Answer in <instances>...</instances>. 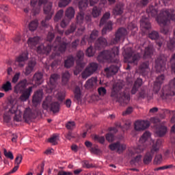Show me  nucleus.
I'll return each mask as SVG.
<instances>
[{
	"mask_svg": "<svg viewBox=\"0 0 175 175\" xmlns=\"http://www.w3.org/2000/svg\"><path fill=\"white\" fill-rule=\"evenodd\" d=\"M66 46H68V43L61 40V37L57 36L56 40L53 45V46L48 44L47 46H44V45L41 44L38 47H37V53L38 54H49L50 51H51V49H53L54 52L51 55V58H57V57H59L61 53H65L66 50Z\"/></svg>",
	"mask_w": 175,
	"mask_h": 175,
	"instance_id": "obj_1",
	"label": "nucleus"
},
{
	"mask_svg": "<svg viewBox=\"0 0 175 175\" xmlns=\"http://www.w3.org/2000/svg\"><path fill=\"white\" fill-rule=\"evenodd\" d=\"M121 90H122V83L121 82L113 84L111 96L113 100L119 102L122 106H125V105L129 103L131 95L129 93H121Z\"/></svg>",
	"mask_w": 175,
	"mask_h": 175,
	"instance_id": "obj_2",
	"label": "nucleus"
},
{
	"mask_svg": "<svg viewBox=\"0 0 175 175\" xmlns=\"http://www.w3.org/2000/svg\"><path fill=\"white\" fill-rule=\"evenodd\" d=\"M118 54H120V49L118 46H114L111 50H105L100 53L97 60L98 62L118 63Z\"/></svg>",
	"mask_w": 175,
	"mask_h": 175,
	"instance_id": "obj_3",
	"label": "nucleus"
},
{
	"mask_svg": "<svg viewBox=\"0 0 175 175\" xmlns=\"http://www.w3.org/2000/svg\"><path fill=\"white\" fill-rule=\"evenodd\" d=\"M27 79H23L22 81H20L18 83H17L14 88V92L15 94H22L19 98L21 102H27L32 94V90L33 88L31 86L27 88Z\"/></svg>",
	"mask_w": 175,
	"mask_h": 175,
	"instance_id": "obj_4",
	"label": "nucleus"
},
{
	"mask_svg": "<svg viewBox=\"0 0 175 175\" xmlns=\"http://www.w3.org/2000/svg\"><path fill=\"white\" fill-rule=\"evenodd\" d=\"M24 109L23 106H18L16 104H11L8 111H5L3 116V120L5 122H9L12 120V114H15L14 117V121L20 122L23 120V112L21 111Z\"/></svg>",
	"mask_w": 175,
	"mask_h": 175,
	"instance_id": "obj_5",
	"label": "nucleus"
},
{
	"mask_svg": "<svg viewBox=\"0 0 175 175\" xmlns=\"http://www.w3.org/2000/svg\"><path fill=\"white\" fill-rule=\"evenodd\" d=\"M42 5H44V13L47 14L44 21L41 22V25L42 27H47V21L51 20V17H53V14H54V10H53V3L47 2V0H39L38 6H42Z\"/></svg>",
	"mask_w": 175,
	"mask_h": 175,
	"instance_id": "obj_6",
	"label": "nucleus"
},
{
	"mask_svg": "<svg viewBox=\"0 0 175 175\" xmlns=\"http://www.w3.org/2000/svg\"><path fill=\"white\" fill-rule=\"evenodd\" d=\"M151 133L148 131H146L143 135L139 139V145L137 148H134L131 152L129 155L132 157L135 154H140V152H143L146 148V144H147V140L150 139Z\"/></svg>",
	"mask_w": 175,
	"mask_h": 175,
	"instance_id": "obj_7",
	"label": "nucleus"
},
{
	"mask_svg": "<svg viewBox=\"0 0 175 175\" xmlns=\"http://www.w3.org/2000/svg\"><path fill=\"white\" fill-rule=\"evenodd\" d=\"M175 95V78L171 80L168 85L163 86L159 96L162 99H170Z\"/></svg>",
	"mask_w": 175,
	"mask_h": 175,
	"instance_id": "obj_8",
	"label": "nucleus"
},
{
	"mask_svg": "<svg viewBox=\"0 0 175 175\" xmlns=\"http://www.w3.org/2000/svg\"><path fill=\"white\" fill-rule=\"evenodd\" d=\"M124 62L127 64H133V65H137L139 60L140 59V54L135 53L132 50V48H126L124 49Z\"/></svg>",
	"mask_w": 175,
	"mask_h": 175,
	"instance_id": "obj_9",
	"label": "nucleus"
},
{
	"mask_svg": "<svg viewBox=\"0 0 175 175\" xmlns=\"http://www.w3.org/2000/svg\"><path fill=\"white\" fill-rule=\"evenodd\" d=\"M161 146H162V140L157 139L155 144H153L152 146V149L150 152H146V154L144 155L143 159V162L144 165H149V163H151L152 161V157H154V154L159 151V148H161Z\"/></svg>",
	"mask_w": 175,
	"mask_h": 175,
	"instance_id": "obj_10",
	"label": "nucleus"
},
{
	"mask_svg": "<svg viewBox=\"0 0 175 175\" xmlns=\"http://www.w3.org/2000/svg\"><path fill=\"white\" fill-rule=\"evenodd\" d=\"M42 109L44 110H49L50 109L53 113H58L59 111V103L58 102L52 103L51 96H48L42 103Z\"/></svg>",
	"mask_w": 175,
	"mask_h": 175,
	"instance_id": "obj_11",
	"label": "nucleus"
},
{
	"mask_svg": "<svg viewBox=\"0 0 175 175\" xmlns=\"http://www.w3.org/2000/svg\"><path fill=\"white\" fill-rule=\"evenodd\" d=\"M99 65L95 62L90 63L88 66L85 68L84 71L82 72L81 76L83 79H88L90 76H92L98 70Z\"/></svg>",
	"mask_w": 175,
	"mask_h": 175,
	"instance_id": "obj_12",
	"label": "nucleus"
},
{
	"mask_svg": "<svg viewBox=\"0 0 175 175\" xmlns=\"http://www.w3.org/2000/svg\"><path fill=\"white\" fill-rule=\"evenodd\" d=\"M166 61H167V59L164 55H160L156 59L154 68L157 72L161 73V72H165L166 69Z\"/></svg>",
	"mask_w": 175,
	"mask_h": 175,
	"instance_id": "obj_13",
	"label": "nucleus"
},
{
	"mask_svg": "<svg viewBox=\"0 0 175 175\" xmlns=\"http://www.w3.org/2000/svg\"><path fill=\"white\" fill-rule=\"evenodd\" d=\"M26 61H28V51H25L16 57L14 65H16V66H19V68H24Z\"/></svg>",
	"mask_w": 175,
	"mask_h": 175,
	"instance_id": "obj_14",
	"label": "nucleus"
},
{
	"mask_svg": "<svg viewBox=\"0 0 175 175\" xmlns=\"http://www.w3.org/2000/svg\"><path fill=\"white\" fill-rule=\"evenodd\" d=\"M126 35H128V31H126V29L122 27L120 28L116 33L115 38L112 40L111 42V44H117V43H118L121 40V38H125Z\"/></svg>",
	"mask_w": 175,
	"mask_h": 175,
	"instance_id": "obj_15",
	"label": "nucleus"
},
{
	"mask_svg": "<svg viewBox=\"0 0 175 175\" xmlns=\"http://www.w3.org/2000/svg\"><path fill=\"white\" fill-rule=\"evenodd\" d=\"M109 148L111 151H117L119 154L124 152L126 150V145L125 144H121L120 142L113 143L109 145Z\"/></svg>",
	"mask_w": 175,
	"mask_h": 175,
	"instance_id": "obj_16",
	"label": "nucleus"
},
{
	"mask_svg": "<svg viewBox=\"0 0 175 175\" xmlns=\"http://www.w3.org/2000/svg\"><path fill=\"white\" fill-rule=\"evenodd\" d=\"M77 58H78V60L77 61V68H79L78 72L79 73L84 66H85V63L81 62L84 59V52H83V51H79L77 53Z\"/></svg>",
	"mask_w": 175,
	"mask_h": 175,
	"instance_id": "obj_17",
	"label": "nucleus"
},
{
	"mask_svg": "<svg viewBox=\"0 0 175 175\" xmlns=\"http://www.w3.org/2000/svg\"><path fill=\"white\" fill-rule=\"evenodd\" d=\"M163 81H165V75H161L157 77L156 81L153 86V92L158 94L161 90V85H162Z\"/></svg>",
	"mask_w": 175,
	"mask_h": 175,
	"instance_id": "obj_18",
	"label": "nucleus"
},
{
	"mask_svg": "<svg viewBox=\"0 0 175 175\" xmlns=\"http://www.w3.org/2000/svg\"><path fill=\"white\" fill-rule=\"evenodd\" d=\"M42 99H43V90H39L35 92L32 98L33 106H38V105L42 102Z\"/></svg>",
	"mask_w": 175,
	"mask_h": 175,
	"instance_id": "obj_19",
	"label": "nucleus"
},
{
	"mask_svg": "<svg viewBox=\"0 0 175 175\" xmlns=\"http://www.w3.org/2000/svg\"><path fill=\"white\" fill-rule=\"evenodd\" d=\"M150 126V122L148 120H137L135 123V131H144Z\"/></svg>",
	"mask_w": 175,
	"mask_h": 175,
	"instance_id": "obj_20",
	"label": "nucleus"
},
{
	"mask_svg": "<svg viewBox=\"0 0 175 175\" xmlns=\"http://www.w3.org/2000/svg\"><path fill=\"white\" fill-rule=\"evenodd\" d=\"M138 72L142 76H147L150 72V63L148 62L142 63L139 67Z\"/></svg>",
	"mask_w": 175,
	"mask_h": 175,
	"instance_id": "obj_21",
	"label": "nucleus"
},
{
	"mask_svg": "<svg viewBox=\"0 0 175 175\" xmlns=\"http://www.w3.org/2000/svg\"><path fill=\"white\" fill-rule=\"evenodd\" d=\"M148 36L152 40H157V44H158L159 47H162V44L165 42L163 38H161L160 41L158 40L159 39V33L157 31H152L148 34Z\"/></svg>",
	"mask_w": 175,
	"mask_h": 175,
	"instance_id": "obj_22",
	"label": "nucleus"
},
{
	"mask_svg": "<svg viewBox=\"0 0 175 175\" xmlns=\"http://www.w3.org/2000/svg\"><path fill=\"white\" fill-rule=\"evenodd\" d=\"M77 25H81L83 23H84V21H85L87 23L91 21V16L88 15L86 16L84 18V12L83 11H80L77 15Z\"/></svg>",
	"mask_w": 175,
	"mask_h": 175,
	"instance_id": "obj_23",
	"label": "nucleus"
},
{
	"mask_svg": "<svg viewBox=\"0 0 175 175\" xmlns=\"http://www.w3.org/2000/svg\"><path fill=\"white\" fill-rule=\"evenodd\" d=\"M39 42H40V37L33 36L27 39V44L30 49H35L36 45L39 44Z\"/></svg>",
	"mask_w": 175,
	"mask_h": 175,
	"instance_id": "obj_24",
	"label": "nucleus"
},
{
	"mask_svg": "<svg viewBox=\"0 0 175 175\" xmlns=\"http://www.w3.org/2000/svg\"><path fill=\"white\" fill-rule=\"evenodd\" d=\"M96 84H98V78L92 77L85 82L84 87L86 90H92L96 88Z\"/></svg>",
	"mask_w": 175,
	"mask_h": 175,
	"instance_id": "obj_25",
	"label": "nucleus"
},
{
	"mask_svg": "<svg viewBox=\"0 0 175 175\" xmlns=\"http://www.w3.org/2000/svg\"><path fill=\"white\" fill-rule=\"evenodd\" d=\"M155 133L159 137H162L167 133V127L163 124H159L156 126Z\"/></svg>",
	"mask_w": 175,
	"mask_h": 175,
	"instance_id": "obj_26",
	"label": "nucleus"
},
{
	"mask_svg": "<svg viewBox=\"0 0 175 175\" xmlns=\"http://www.w3.org/2000/svg\"><path fill=\"white\" fill-rule=\"evenodd\" d=\"M106 46H107V40L103 37H100L95 43V47L97 50H100V49H103Z\"/></svg>",
	"mask_w": 175,
	"mask_h": 175,
	"instance_id": "obj_27",
	"label": "nucleus"
},
{
	"mask_svg": "<svg viewBox=\"0 0 175 175\" xmlns=\"http://www.w3.org/2000/svg\"><path fill=\"white\" fill-rule=\"evenodd\" d=\"M154 54V46L152 44H149L147 46H145L144 51V58H150Z\"/></svg>",
	"mask_w": 175,
	"mask_h": 175,
	"instance_id": "obj_28",
	"label": "nucleus"
},
{
	"mask_svg": "<svg viewBox=\"0 0 175 175\" xmlns=\"http://www.w3.org/2000/svg\"><path fill=\"white\" fill-rule=\"evenodd\" d=\"M117 72H118V68L114 65L105 69V75L108 77H110V76H113V75H116Z\"/></svg>",
	"mask_w": 175,
	"mask_h": 175,
	"instance_id": "obj_29",
	"label": "nucleus"
},
{
	"mask_svg": "<svg viewBox=\"0 0 175 175\" xmlns=\"http://www.w3.org/2000/svg\"><path fill=\"white\" fill-rule=\"evenodd\" d=\"M36 65V62L33 60H31L29 62L27 66L25 68V76H28L29 75H31V73H32Z\"/></svg>",
	"mask_w": 175,
	"mask_h": 175,
	"instance_id": "obj_30",
	"label": "nucleus"
},
{
	"mask_svg": "<svg viewBox=\"0 0 175 175\" xmlns=\"http://www.w3.org/2000/svg\"><path fill=\"white\" fill-rule=\"evenodd\" d=\"M142 84H143V79L138 78L135 81L134 85L131 90L132 95H135V94H136L137 92V90H139V87H142Z\"/></svg>",
	"mask_w": 175,
	"mask_h": 175,
	"instance_id": "obj_31",
	"label": "nucleus"
},
{
	"mask_svg": "<svg viewBox=\"0 0 175 175\" xmlns=\"http://www.w3.org/2000/svg\"><path fill=\"white\" fill-rule=\"evenodd\" d=\"M122 13H124V4H117L113 10V14L115 16H120V14H122Z\"/></svg>",
	"mask_w": 175,
	"mask_h": 175,
	"instance_id": "obj_32",
	"label": "nucleus"
},
{
	"mask_svg": "<svg viewBox=\"0 0 175 175\" xmlns=\"http://www.w3.org/2000/svg\"><path fill=\"white\" fill-rule=\"evenodd\" d=\"M33 80L37 85H40L43 83V74L42 72H36L33 75Z\"/></svg>",
	"mask_w": 175,
	"mask_h": 175,
	"instance_id": "obj_33",
	"label": "nucleus"
},
{
	"mask_svg": "<svg viewBox=\"0 0 175 175\" xmlns=\"http://www.w3.org/2000/svg\"><path fill=\"white\" fill-rule=\"evenodd\" d=\"M75 14H76V11L73 7H69L66 9L65 12V16L68 18V20H72V18H75Z\"/></svg>",
	"mask_w": 175,
	"mask_h": 175,
	"instance_id": "obj_34",
	"label": "nucleus"
},
{
	"mask_svg": "<svg viewBox=\"0 0 175 175\" xmlns=\"http://www.w3.org/2000/svg\"><path fill=\"white\" fill-rule=\"evenodd\" d=\"M32 117H33V113H32L31 108H26L23 113V118L25 119V121H29L32 120Z\"/></svg>",
	"mask_w": 175,
	"mask_h": 175,
	"instance_id": "obj_35",
	"label": "nucleus"
},
{
	"mask_svg": "<svg viewBox=\"0 0 175 175\" xmlns=\"http://www.w3.org/2000/svg\"><path fill=\"white\" fill-rule=\"evenodd\" d=\"M141 27L145 29H150L151 28V23L148 22V18L143 16L141 21Z\"/></svg>",
	"mask_w": 175,
	"mask_h": 175,
	"instance_id": "obj_36",
	"label": "nucleus"
},
{
	"mask_svg": "<svg viewBox=\"0 0 175 175\" xmlns=\"http://www.w3.org/2000/svg\"><path fill=\"white\" fill-rule=\"evenodd\" d=\"M75 64V57L73 56H69L67 57V59L64 61L65 68H69L71 66H73Z\"/></svg>",
	"mask_w": 175,
	"mask_h": 175,
	"instance_id": "obj_37",
	"label": "nucleus"
},
{
	"mask_svg": "<svg viewBox=\"0 0 175 175\" xmlns=\"http://www.w3.org/2000/svg\"><path fill=\"white\" fill-rule=\"evenodd\" d=\"M69 79H70V74L69 73V72L66 71L62 73V83L63 85H66V84H68V83L69 82Z\"/></svg>",
	"mask_w": 175,
	"mask_h": 175,
	"instance_id": "obj_38",
	"label": "nucleus"
},
{
	"mask_svg": "<svg viewBox=\"0 0 175 175\" xmlns=\"http://www.w3.org/2000/svg\"><path fill=\"white\" fill-rule=\"evenodd\" d=\"M113 29V22L109 21L105 27H104L102 30L103 35H106L107 32H110Z\"/></svg>",
	"mask_w": 175,
	"mask_h": 175,
	"instance_id": "obj_39",
	"label": "nucleus"
},
{
	"mask_svg": "<svg viewBox=\"0 0 175 175\" xmlns=\"http://www.w3.org/2000/svg\"><path fill=\"white\" fill-rule=\"evenodd\" d=\"M75 94V99H76L78 102L81 100V90L79 86H77L74 90Z\"/></svg>",
	"mask_w": 175,
	"mask_h": 175,
	"instance_id": "obj_40",
	"label": "nucleus"
},
{
	"mask_svg": "<svg viewBox=\"0 0 175 175\" xmlns=\"http://www.w3.org/2000/svg\"><path fill=\"white\" fill-rule=\"evenodd\" d=\"M127 28L129 31H131L132 35H135V33L138 31L137 26L135 24V22L129 23Z\"/></svg>",
	"mask_w": 175,
	"mask_h": 175,
	"instance_id": "obj_41",
	"label": "nucleus"
},
{
	"mask_svg": "<svg viewBox=\"0 0 175 175\" xmlns=\"http://www.w3.org/2000/svg\"><path fill=\"white\" fill-rule=\"evenodd\" d=\"M98 33L99 31H98L97 30H93L92 33L90 34V36L88 39V43H92V42H94V40H95V39L98 38Z\"/></svg>",
	"mask_w": 175,
	"mask_h": 175,
	"instance_id": "obj_42",
	"label": "nucleus"
},
{
	"mask_svg": "<svg viewBox=\"0 0 175 175\" xmlns=\"http://www.w3.org/2000/svg\"><path fill=\"white\" fill-rule=\"evenodd\" d=\"M88 6V0H79V8L82 12Z\"/></svg>",
	"mask_w": 175,
	"mask_h": 175,
	"instance_id": "obj_43",
	"label": "nucleus"
},
{
	"mask_svg": "<svg viewBox=\"0 0 175 175\" xmlns=\"http://www.w3.org/2000/svg\"><path fill=\"white\" fill-rule=\"evenodd\" d=\"M59 79V75L58 74H53L50 77V83L51 85H55L57 84V81Z\"/></svg>",
	"mask_w": 175,
	"mask_h": 175,
	"instance_id": "obj_44",
	"label": "nucleus"
},
{
	"mask_svg": "<svg viewBox=\"0 0 175 175\" xmlns=\"http://www.w3.org/2000/svg\"><path fill=\"white\" fill-rule=\"evenodd\" d=\"M38 25H39V22L38 20H34L29 23V29L30 31H36V28H38Z\"/></svg>",
	"mask_w": 175,
	"mask_h": 175,
	"instance_id": "obj_45",
	"label": "nucleus"
},
{
	"mask_svg": "<svg viewBox=\"0 0 175 175\" xmlns=\"http://www.w3.org/2000/svg\"><path fill=\"white\" fill-rule=\"evenodd\" d=\"M2 89L5 92H9V91H12V83L8 81L5 83H4L2 86Z\"/></svg>",
	"mask_w": 175,
	"mask_h": 175,
	"instance_id": "obj_46",
	"label": "nucleus"
},
{
	"mask_svg": "<svg viewBox=\"0 0 175 175\" xmlns=\"http://www.w3.org/2000/svg\"><path fill=\"white\" fill-rule=\"evenodd\" d=\"M167 47L169 50H170L171 51H175V39L174 38L170 39L169 42H167Z\"/></svg>",
	"mask_w": 175,
	"mask_h": 175,
	"instance_id": "obj_47",
	"label": "nucleus"
},
{
	"mask_svg": "<svg viewBox=\"0 0 175 175\" xmlns=\"http://www.w3.org/2000/svg\"><path fill=\"white\" fill-rule=\"evenodd\" d=\"M110 18V12H106L103 18H101L100 21V27H102V25H105V23H106L107 20H109Z\"/></svg>",
	"mask_w": 175,
	"mask_h": 175,
	"instance_id": "obj_48",
	"label": "nucleus"
},
{
	"mask_svg": "<svg viewBox=\"0 0 175 175\" xmlns=\"http://www.w3.org/2000/svg\"><path fill=\"white\" fill-rule=\"evenodd\" d=\"M3 154L5 158H8V159H11L12 161L14 159V156L13 155V152H12L11 151L8 152L6 148L3 149Z\"/></svg>",
	"mask_w": 175,
	"mask_h": 175,
	"instance_id": "obj_49",
	"label": "nucleus"
},
{
	"mask_svg": "<svg viewBox=\"0 0 175 175\" xmlns=\"http://www.w3.org/2000/svg\"><path fill=\"white\" fill-rule=\"evenodd\" d=\"M62 16H64V10H60L55 14L54 21H55L56 23L59 21V20L62 18Z\"/></svg>",
	"mask_w": 175,
	"mask_h": 175,
	"instance_id": "obj_50",
	"label": "nucleus"
},
{
	"mask_svg": "<svg viewBox=\"0 0 175 175\" xmlns=\"http://www.w3.org/2000/svg\"><path fill=\"white\" fill-rule=\"evenodd\" d=\"M142 163V155L139 154L135 158L131 161V165H137Z\"/></svg>",
	"mask_w": 175,
	"mask_h": 175,
	"instance_id": "obj_51",
	"label": "nucleus"
},
{
	"mask_svg": "<svg viewBox=\"0 0 175 175\" xmlns=\"http://www.w3.org/2000/svg\"><path fill=\"white\" fill-rule=\"evenodd\" d=\"M75 31H76V24L72 23L71 24L70 29L66 31L65 35H70V33H73Z\"/></svg>",
	"mask_w": 175,
	"mask_h": 175,
	"instance_id": "obj_52",
	"label": "nucleus"
},
{
	"mask_svg": "<svg viewBox=\"0 0 175 175\" xmlns=\"http://www.w3.org/2000/svg\"><path fill=\"white\" fill-rule=\"evenodd\" d=\"M162 163V154H157L154 159V165H161Z\"/></svg>",
	"mask_w": 175,
	"mask_h": 175,
	"instance_id": "obj_53",
	"label": "nucleus"
},
{
	"mask_svg": "<svg viewBox=\"0 0 175 175\" xmlns=\"http://www.w3.org/2000/svg\"><path fill=\"white\" fill-rule=\"evenodd\" d=\"M70 2L72 0H61L59 3V8H66Z\"/></svg>",
	"mask_w": 175,
	"mask_h": 175,
	"instance_id": "obj_54",
	"label": "nucleus"
},
{
	"mask_svg": "<svg viewBox=\"0 0 175 175\" xmlns=\"http://www.w3.org/2000/svg\"><path fill=\"white\" fill-rule=\"evenodd\" d=\"M137 99H145V98H147V93H146V90H141L137 94Z\"/></svg>",
	"mask_w": 175,
	"mask_h": 175,
	"instance_id": "obj_55",
	"label": "nucleus"
},
{
	"mask_svg": "<svg viewBox=\"0 0 175 175\" xmlns=\"http://www.w3.org/2000/svg\"><path fill=\"white\" fill-rule=\"evenodd\" d=\"M94 139L95 142H98L100 144H105V137H103V136L95 135L94 137Z\"/></svg>",
	"mask_w": 175,
	"mask_h": 175,
	"instance_id": "obj_56",
	"label": "nucleus"
},
{
	"mask_svg": "<svg viewBox=\"0 0 175 175\" xmlns=\"http://www.w3.org/2000/svg\"><path fill=\"white\" fill-rule=\"evenodd\" d=\"M95 55V51L92 49V46L88 47L86 50V55L88 57H94Z\"/></svg>",
	"mask_w": 175,
	"mask_h": 175,
	"instance_id": "obj_57",
	"label": "nucleus"
},
{
	"mask_svg": "<svg viewBox=\"0 0 175 175\" xmlns=\"http://www.w3.org/2000/svg\"><path fill=\"white\" fill-rule=\"evenodd\" d=\"M49 143H51L53 146H55V144H57L58 143V136L57 135H53L51 138L49 139Z\"/></svg>",
	"mask_w": 175,
	"mask_h": 175,
	"instance_id": "obj_58",
	"label": "nucleus"
},
{
	"mask_svg": "<svg viewBox=\"0 0 175 175\" xmlns=\"http://www.w3.org/2000/svg\"><path fill=\"white\" fill-rule=\"evenodd\" d=\"M100 14V9L94 7L92 10V16L93 17H98Z\"/></svg>",
	"mask_w": 175,
	"mask_h": 175,
	"instance_id": "obj_59",
	"label": "nucleus"
},
{
	"mask_svg": "<svg viewBox=\"0 0 175 175\" xmlns=\"http://www.w3.org/2000/svg\"><path fill=\"white\" fill-rule=\"evenodd\" d=\"M98 92L100 96H105V95H106L107 92V90H106V88L100 87L98 89Z\"/></svg>",
	"mask_w": 175,
	"mask_h": 175,
	"instance_id": "obj_60",
	"label": "nucleus"
},
{
	"mask_svg": "<svg viewBox=\"0 0 175 175\" xmlns=\"http://www.w3.org/2000/svg\"><path fill=\"white\" fill-rule=\"evenodd\" d=\"M106 140L109 142V143H111V142H114V135L111 134V133H109L105 135Z\"/></svg>",
	"mask_w": 175,
	"mask_h": 175,
	"instance_id": "obj_61",
	"label": "nucleus"
},
{
	"mask_svg": "<svg viewBox=\"0 0 175 175\" xmlns=\"http://www.w3.org/2000/svg\"><path fill=\"white\" fill-rule=\"evenodd\" d=\"M69 23H70V20H66V19H63L60 23V27L62 28H66L68 25H69Z\"/></svg>",
	"mask_w": 175,
	"mask_h": 175,
	"instance_id": "obj_62",
	"label": "nucleus"
},
{
	"mask_svg": "<svg viewBox=\"0 0 175 175\" xmlns=\"http://www.w3.org/2000/svg\"><path fill=\"white\" fill-rule=\"evenodd\" d=\"M66 126L67 129H75L76 126V123L75 122H68L67 124H66Z\"/></svg>",
	"mask_w": 175,
	"mask_h": 175,
	"instance_id": "obj_63",
	"label": "nucleus"
},
{
	"mask_svg": "<svg viewBox=\"0 0 175 175\" xmlns=\"http://www.w3.org/2000/svg\"><path fill=\"white\" fill-rule=\"evenodd\" d=\"M77 135L76 134L72 133L71 131H69L66 135L65 137L67 138L68 140H72V139H75Z\"/></svg>",
	"mask_w": 175,
	"mask_h": 175,
	"instance_id": "obj_64",
	"label": "nucleus"
}]
</instances>
